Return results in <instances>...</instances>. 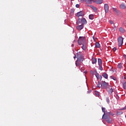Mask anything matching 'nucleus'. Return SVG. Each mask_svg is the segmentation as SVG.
<instances>
[{
    "mask_svg": "<svg viewBox=\"0 0 126 126\" xmlns=\"http://www.w3.org/2000/svg\"><path fill=\"white\" fill-rule=\"evenodd\" d=\"M102 76L105 79H108V74L106 73H103Z\"/></svg>",
    "mask_w": 126,
    "mask_h": 126,
    "instance_id": "obj_13",
    "label": "nucleus"
},
{
    "mask_svg": "<svg viewBox=\"0 0 126 126\" xmlns=\"http://www.w3.org/2000/svg\"><path fill=\"white\" fill-rule=\"evenodd\" d=\"M119 31L121 32V33H125V32H126V30L122 27L119 28Z\"/></svg>",
    "mask_w": 126,
    "mask_h": 126,
    "instance_id": "obj_14",
    "label": "nucleus"
},
{
    "mask_svg": "<svg viewBox=\"0 0 126 126\" xmlns=\"http://www.w3.org/2000/svg\"><path fill=\"white\" fill-rule=\"evenodd\" d=\"M112 50L113 52H116L117 51V48L114 47V48Z\"/></svg>",
    "mask_w": 126,
    "mask_h": 126,
    "instance_id": "obj_29",
    "label": "nucleus"
},
{
    "mask_svg": "<svg viewBox=\"0 0 126 126\" xmlns=\"http://www.w3.org/2000/svg\"><path fill=\"white\" fill-rule=\"evenodd\" d=\"M113 9L114 11H115L116 12H117L118 10H117V8H113Z\"/></svg>",
    "mask_w": 126,
    "mask_h": 126,
    "instance_id": "obj_30",
    "label": "nucleus"
},
{
    "mask_svg": "<svg viewBox=\"0 0 126 126\" xmlns=\"http://www.w3.org/2000/svg\"><path fill=\"white\" fill-rule=\"evenodd\" d=\"M93 0L94 2H95V3H97L98 2V0Z\"/></svg>",
    "mask_w": 126,
    "mask_h": 126,
    "instance_id": "obj_31",
    "label": "nucleus"
},
{
    "mask_svg": "<svg viewBox=\"0 0 126 126\" xmlns=\"http://www.w3.org/2000/svg\"><path fill=\"white\" fill-rule=\"evenodd\" d=\"M111 78L113 79L114 80H116V78L114 77V76H111Z\"/></svg>",
    "mask_w": 126,
    "mask_h": 126,
    "instance_id": "obj_32",
    "label": "nucleus"
},
{
    "mask_svg": "<svg viewBox=\"0 0 126 126\" xmlns=\"http://www.w3.org/2000/svg\"><path fill=\"white\" fill-rule=\"evenodd\" d=\"M95 75L97 79H100V80H102V76L99 74V73H98L97 72H95Z\"/></svg>",
    "mask_w": 126,
    "mask_h": 126,
    "instance_id": "obj_9",
    "label": "nucleus"
},
{
    "mask_svg": "<svg viewBox=\"0 0 126 126\" xmlns=\"http://www.w3.org/2000/svg\"><path fill=\"white\" fill-rule=\"evenodd\" d=\"M90 92H91V91H88L87 93H90Z\"/></svg>",
    "mask_w": 126,
    "mask_h": 126,
    "instance_id": "obj_37",
    "label": "nucleus"
},
{
    "mask_svg": "<svg viewBox=\"0 0 126 126\" xmlns=\"http://www.w3.org/2000/svg\"><path fill=\"white\" fill-rule=\"evenodd\" d=\"M84 1H86V2H87L88 3H90L91 2V0H83Z\"/></svg>",
    "mask_w": 126,
    "mask_h": 126,
    "instance_id": "obj_24",
    "label": "nucleus"
},
{
    "mask_svg": "<svg viewBox=\"0 0 126 126\" xmlns=\"http://www.w3.org/2000/svg\"><path fill=\"white\" fill-rule=\"evenodd\" d=\"M104 9L105 10V13H108L109 12V5H108V4H104Z\"/></svg>",
    "mask_w": 126,
    "mask_h": 126,
    "instance_id": "obj_7",
    "label": "nucleus"
},
{
    "mask_svg": "<svg viewBox=\"0 0 126 126\" xmlns=\"http://www.w3.org/2000/svg\"><path fill=\"white\" fill-rule=\"evenodd\" d=\"M84 28V26L83 24H82L81 25H79L77 26L76 28L78 30V31H80V30H82V29Z\"/></svg>",
    "mask_w": 126,
    "mask_h": 126,
    "instance_id": "obj_10",
    "label": "nucleus"
},
{
    "mask_svg": "<svg viewBox=\"0 0 126 126\" xmlns=\"http://www.w3.org/2000/svg\"><path fill=\"white\" fill-rule=\"evenodd\" d=\"M81 69H80V70H81V71H82V70H84V67L82 66H81Z\"/></svg>",
    "mask_w": 126,
    "mask_h": 126,
    "instance_id": "obj_28",
    "label": "nucleus"
},
{
    "mask_svg": "<svg viewBox=\"0 0 126 126\" xmlns=\"http://www.w3.org/2000/svg\"><path fill=\"white\" fill-rule=\"evenodd\" d=\"M81 62H83V57L81 56V58L77 56V60L75 62L76 66L79 67V69H81V66H82V63Z\"/></svg>",
    "mask_w": 126,
    "mask_h": 126,
    "instance_id": "obj_1",
    "label": "nucleus"
},
{
    "mask_svg": "<svg viewBox=\"0 0 126 126\" xmlns=\"http://www.w3.org/2000/svg\"><path fill=\"white\" fill-rule=\"evenodd\" d=\"M125 58L126 62V55H125Z\"/></svg>",
    "mask_w": 126,
    "mask_h": 126,
    "instance_id": "obj_36",
    "label": "nucleus"
},
{
    "mask_svg": "<svg viewBox=\"0 0 126 126\" xmlns=\"http://www.w3.org/2000/svg\"><path fill=\"white\" fill-rule=\"evenodd\" d=\"M118 42L119 43V46L122 47L123 44H124V38H123L122 36H120L118 38Z\"/></svg>",
    "mask_w": 126,
    "mask_h": 126,
    "instance_id": "obj_3",
    "label": "nucleus"
},
{
    "mask_svg": "<svg viewBox=\"0 0 126 126\" xmlns=\"http://www.w3.org/2000/svg\"><path fill=\"white\" fill-rule=\"evenodd\" d=\"M76 58V56H75L74 57V59H75Z\"/></svg>",
    "mask_w": 126,
    "mask_h": 126,
    "instance_id": "obj_39",
    "label": "nucleus"
},
{
    "mask_svg": "<svg viewBox=\"0 0 126 126\" xmlns=\"http://www.w3.org/2000/svg\"><path fill=\"white\" fill-rule=\"evenodd\" d=\"M85 13L83 11H81L77 13V17H80V16H84Z\"/></svg>",
    "mask_w": 126,
    "mask_h": 126,
    "instance_id": "obj_8",
    "label": "nucleus"
},
{
    "mask_svg": "<svg viewBox=\"0 0 126 126\" xmlns=\"http://www.w3.org/2000/svg\"><path fill=\"white\" fill-rule=\"evenodd\" d=\"M107 122L108 124H110V123H111V121H110L109 119H108V120H107Z\"/></svg>",
    "mask_w": 126,
    "mask_h": 126,
    "instance_id": "obj_34",
    "label": "nucleus"
},
{
    "mask_svg": "<svg viewBox=\"0 0 126 126\" xmlns=\"http://www.w3.org/2000/svg\"><path fill=\"white\" fill-rule=\"evenodd\" d=\"M89 19H91V20H93L94 19V15L93 14H90L89 16Z\"/></svg>",
    "mask_w": 126,
    "mask_h": 126,
    "instance_id": "obj_16",
    "label": "nucleus"
},
{
    "mask_svg": "<svg viewBox=\"0 0 126 126\" xmlns=\"http://www.w3.org/2000/svg\"><path fill=\"white\" fill-rule=\"evenodd\" d=\"M85 40H86L85 36H80L78 40V42L79 46H81V45H82V42L84 44H85L84 42H85Z\"/></svg>",
    "mask_w": 126,
    "mask_h": 126,
    "instance_id": "obj_2",
    "label": "nucleus"
},
{
    "mask_svg": "<svg viewBox=\"0 0 126 126\" xmlns=\"http://www.w3.org/2000/svg\"><path fill=\"white\" fill-rule=\"evenodd\" d=\"M79 6H80L79 4H76V7H77V8H79Z\"/></svg>",
    "mask_w": 126,
    "mask_h": 126,
    "instance_id": "obj_33",
    "label": "nucleus"
},
{
    "mask_svg": "<svg viewBox=\"0 0 126 126\" xmlns=\"http://www.w3.org/2000/svg\"><path fill=\"white\" fill-rule=\"evenodd\" d=\"M101 3H103V0H97V4H101Z\"/></svg>",
    "mask_w": 126,
    "mask_h": 126,
    "instance_id": "obj_20",
    "label": "nucleus"
},
{
    "mask_svg": "<svg viewBox=\"0 0 126 126\" xmlns=\"http://www.w3.org/2000/svg\"><path fill=\"white\" fill-rule=\"evenodd\" d=\"M107 92L110 95L112 94V93L114 92V88L112 87L111 86H109V87L107 88Z\"/></svg>",
    "mask_w": 126,
    "mask_h": 126,
    "instance_id": "obj_5",
    "label": "nucleus"
},
{
    "mask_svg": "<svg viewBox=\"0 0 126 126\" xmlns=\"http://www.w3.org/2000/svg\"><path fill=\"white\" fill-rule=\"evenodd\" d=\"M95 47L96 48H100V43H99V42H96L95 43Z\"/></svg>",
    "mask_w": 126,
    "mask_h": 126,
    "instance_id": "obj_21",
    "label": "nucleus"
},
{
    "mask_svg": "<svg viewBox=\"0 0 126 126\" xmlns=\"http://www.w3.org/2000/svg\"><path fill=\"white\" fill-rule=\"evenodd\" d=\"M108 86H109V83H107L105 81L102 82V84L101 85V87H103V88H108Z\"/></svg>",
    "mask_w": 126,
    "mask_h": 126,
    "instance_id": "obj_6",
    "label": "nucleus"
},
{
    "mask_svg": "<svg viewBox=\"0 0 126 126\" xmlns=\"http://www.w3.org/2000/svg\"><path fill=\"white\" fill-rule=\"evenodd\" d=\"M92 9H93V10H94V11H95V12H96L97 11V8L96 7L92 6Z\"/></svg>",
    "mask_w": 126,
    "mask_h": 126,
    "instance_id": "obj_22",
    "label": "nucleus"
},
{
    "mask_svg": "<svg viewBox=\"0 0 126 126\" xmlns=\"http://www.w3.org/2000/svg\"><path fill=\"white\" fill-rule=\"evenodd\" d=\"M98 64L99 66V69L103 70V67H102V60L100 58L98 59Z\"/></svg>",
    "mask_w": 126,
    "mask_h": 126,
    "instance_id": "obj_4",
    "label": "nucleus"
},
{
    "mask_svg": "<svg viewBox=\"0 0 126 126\" xmlns=\"http://www.w3.org/2000/svg\"><path fill=\"white\" fill-rule=\"evenodd\" d=\"M73 46H74V45H73V44H72L71 45V47H73Z\"/></svg>",
    "mask_w": 126,
    "mask_h": 126,
    "instance_id": "obj_38",
    "label": "nucleus"
},
{
    "mask_svg": "<svg viewBox=\"0 0 126 126\" xmlns=\"http://www.w3.org/2000/svg\"><path fill=\"white\" fill-rule=\"evenodd\" d=\"M123 88L124 89H126V82H124L123 83Z\"/></svg>",
    "mask_w": 126,
    "mask_h": 126,
    "instance_id": "obj_25",
    "label": "nucleus"
},
{
    "mask_svg": "<svg viewBox=\"0 0 126 126\" xmlns=\"http://www.w3.org/2000/svg\"><path fill=\"white\" fill-rule=\"evenodd\" d=\"M106 102L107 104H110V99L109 98V97H106Z\"/></svg>",
    "mask_w": 126,
    "mask_h": 126,
    "instance_id": "obj_23",
    "label": "nucleus"
},
{
    "mask_svg": "<svg viewBox=\"0 0 126 126\" xmlns=\"http://www.w3.org/2000/svg\"><path fill=\"white\" fill-rule=\"evenodd\" d=\"M94 94H95V95H96V96H97L98 97H99V92H95V93H94Z\"/></svg>",
    "mask_w": 126,
    "mask_h": 126,
    "instance_id": "obj_26",
    "label": "nucleus"
},
{
    "mask_svg": "<svg viewBox=\"0 0 126 126\" xmlns=\"http://www.w3.org/2000/svg\"><path fill=\"white\" fill-rule=\"evenodd\" d=\"M120 8H121L122 9H125V8H126V6L124 4H121L120 5Z\"/></svg>",
    "mask_w": 126,
    "mask_h": 126,
    "instance_id": "obj_15",
    "label": "nucleus"
},
{
    "mask_svg": "<svg viewBox=\"0 0 126 126\" xmlns=\"http://www.w3.org/2000/svg\"><path fill=\"white\" fill-rule=\"evenodd\" d=\"M71 14H73L74 13V10L73 9H71Z\"/></svg>",
    "mask_w": 126,
    "mask_h": 126,
    "instance_id": "obj_27",
    "label": "nucleus"
},
{
    "mask_svg": "<svg viewBox=\"0 0 126 126\" xmlns=\"http://www.w3.org/2000/svg\"><path fill=\"white\" fill-rule=\"evenodd\" d=\"M110 24H114V22L113 21H111L110 22Z\"/></svg>",
    "mask_w": 126,
    "mask_h": 126,
    "instance_id": "obj_35",
    "label": "nucleus"
},
{
    "mask_svg": "<svg viewBox=\"0 0 126 126\" xmlns=\"http://www.w3.org/2000/svg\"><path fill=\"white\" fill-rule=\"evenodd\" d=\"M81 22H82V24H83V25L87 24V21H86V19H85V18L82 19Z\"/></svg>",
    "mask_w": 126,
    "mask_h": 126,
    "instance_id": "obj_12",
    "label": "nucleus"
},
{
    "mask_svg": "<svg viewBox=\"0 0 126 126\" xmlns=\"http://www.w3.org/2000/svg\"><path fill=\"white\" fill-rule=\"evenodd\" d=\"M118 68H120V69L123 68V63H118Z\"/></svg>",
    "mask_w": 126,
    "mask_h": 126,
    "instance_id": "obj_18",
    "label": "nucleus"
},
{
    "mask_svg": "<svg viewBox=\"0 0 126 126\" xmlns=\"http://www.w3.org/2000/svg\"><path fill=\"white\" fill-rule=\"evenodd\" d=\"M101 109H102V112H104V114H103V115L102 116V119H104V116H105V111H106V108H105V107H102L101 108Z\"/></svg>",
    "mask_w": 126,
    "mask_h": 126,
    "instance_id": "obj_17",
    "label": "nucleus"
},
{
    "mask_svg": "<svg viewBox=\"0 0 126 126\" xmlns=\"http://www.w3.org/2000/svg\"><path fill=\"white\" fill-rule=\"evenodd\" d=\"M82 49L84 51H85V50H86V46L85 45V43H83V46L82 47Z\"/></svg>",
    "mask_w": 126,
    "mask_h": 126,
    "instance_id": "obj_19",
    "label": "nucleus"
},
{
    "mask_svg": "<svg viewBox=\"0 0 126 126\" xmlns=\"http://www.w3.org/2000/svg\"><path fill=\"white\" fill-rule=\"evenodd\" d=\"M92 63L93 64H95L97 63V59H96V58H92Z\"/></svg>",
    "mask_w": 126,
    "mask_h": 126,
    "instance_id": "obj_11",
    "label": "nucleus"
}]
</instances>
